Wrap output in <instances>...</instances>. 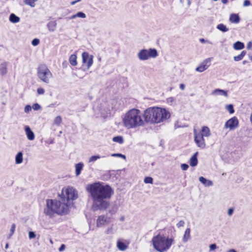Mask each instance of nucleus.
<instances>
[{
	"label": "nucleus",
	"mask_w": 252,
	"mask_h": 252,
	"mask_svg": "<svg viewBox=\"0 0 252 252\" xmlns=\"http://www.w3.org/2000/svg\"><path fill=\"white\" fill-rule=\"evenodd\" d=\"M86 189L93 201V210L104 211L108 208L110 205L109 200L113 194L110 186L97 182L88 185Z\"/></svg>",
	"instance_id": "f03ea898"
},
{
	"label": "nucleus",
	"mask_w": 252,
	"mask_h": 252,
	"mask_svg": "<svg viewBox=\"0 0 252 252\" xmlns=\"http://www.w3.org/2000/svg\"><path fill=\"white\" fill-rule=\"evenodd\" d=\"M155 124L160 123L170 118V114L168 110L164 108L155 107Z\"/></svg>",
	"instance_id": "423d86ee"
},
{
	"label": "nucleus",
	"mask_w": 252,
	"mask_h": 252,
	"mask_svg": "<svg viewBox=\"0 0 252 252\" xmlns=\"http://www.w3.org/2000/svg\"><path fill=\"white\" fill-rule=\"evenodd\" d=\"M124 220H125L124 216H122V217H120V221H124Z\"/></svg>",
	"instance_id": "bf43d9fd"
},
{
	"label": "nucleus",
	"mask_w": 252,
	"mask_h": 252,
	"mask_svg": "<svg viewBox=\"0 0 252 252\" xmlns=\"http://www.w3.org/2000/svg\"><path fill=\"white\" fill-rule=\"evenodd\" d=\"M233 47L235 50H238L244 48L245 45L243 42L240 41H237L233 44Z\"/></svg>",
	"instance_id": "a878e982"
},
{
	"label": "nucleus",
	"mask_w": 252,
	"mask_h": 252,
	"mask_svg": "<svg viewBox=\"0 0 252 252\" xmlns=\"http://www.w3.org/2000/svg\"><path fill=\"white\" fill-rule=\"evenodd\" d=\"M217 248V246L216 244H213L209 246L210 251H213Z\"/></svg>",
	"instance_id": "de8ad7c7"
},
{
	"label": "nucleus",
	"mask_w": 252,
	"mask_h": 252,
	"mask_svg": "<svg viewBox=\"0 0 252 252\" xmlns=\"http://www.w3.org/2000/svg\"><path fill=\"white\" fill-rule=\"evenodd\" d=\"M122 121L124 126L128 129L137 128L145 125L143 113L136 108L126 112L123 117Z\"/></svg>",
	"instance_id": "7ed1b4c3"
},
{
	"label": "nucleus",
	"mask_w": 252,
	"mask_h": 252,
	"mask_svg": "<svg viewBox=\"0 0 252 252\" xmlns=\"http://www.w3.org/2000/svg\"><path fill=\"white\" fill-rule=\"evenodd\" d=\"M181 167L183 170H187L189 168V165L186 163H183L181 165Z\"/></svg>",
	"instance_id": "c03bdc74"
},
{
	"label": "nucleus",
	"mask_w": 252,
	"mask_h": 252,
	"mask_svg": "<svg viewBox=\"0 0 252 252\" xmlns=\"http://www.w3.org/2000/svg\"><path fill=\"white\" fill-rule=\"evenodd\" d=\"M113 141L119 144H123L124 143V139L123 137L121 136L114 137L113 138Z\"/></svg>",
	"instance_id": "2f4dec72"
},
{
	"label": "nucleus",
	"mask_w": 252,
	"mask_h": 252,
	"mask_svg": "<svg viewBox=\"0 0 252 252\" xmlns=\"http://www.w3.org/2000/svg\"><path fill=\"white\" fill-rule=\"evenodd\" d=\"M39 39L37 38H34L32 41V44L33 46H37L39 43Z\"/></svg>",
	"instance_id": "ea45409f"
},
{
	"label": "nucleus",
	"mask_w": 252,
	"mask_h": 252,
	"mask_svg": "<svg viewBox=\"0 0 252 252\" xmlns=\"http://www.w3.org/2000/svg\"><path fill=\"white\" fill-rule=\"evenodd\" d=\"M226 252H237L234 249H230L227 251Z\"/></svg>",
	"instance_id": "13d9d810"
},
{
	"label": "nucleus",
	"mask_w": 252,
	"mask_h": 252,
	"mask_svg": "<svg viewBox=\"0 0 252 252\" xmlns=\"http://www.w3.org/2000/svg\"><path fill=\"white\" fill-rule=\"evenodd\" d=\"M15 228H16V225L14 223H13L11 225V228H10V233H9V234L7 236V238L8 239L10 238V237L13 235V234L14 233V231H15Z\"/></svg>",
	"instance_id": "c9c22d12"
},
{
	"label": "nucleus",
	"mask_w": 252,
	"mask_h": 252,
	"mask_svg": "<svg viewBox=\"0 0 252 252\" xmlns=\"http://www.w3.org/2000/svg\"><path fill=\"white\" fill-rule=\"evenodd\" d=\"M83 167L84 164L82 162H79L75 165V175L77 177L80 175Z\"/></svg>",
	"instance_id": "aec40b11"
},
{
	"label": "nucleus",
	"mask_w": 252,
	"mask_h": 252,
	"mask_svg": "<svg viewBox=\"0 0 252 252\" xmlns=\"http://www.w3.org/2000/svg\"><path fill=\"white\" fill-rule=\"evenodd\" d=\"M57 26V23L55 21H50L47 25L48 30L50 32H53L55 31Z\"/></svg>",
	"instance_id": "412c9836"
},
{
	"label": "nucleus",
	"mask_w": 252,
	"mask_h": 252,
	"mask_svg": "<svg viewBox=\"0 0 252 252\" xmlns=\"http://www.w3.org/2000/svg\"><path fill=\"white\" fill-rule=\"evenodd\" d=\"M190 229L189 228H187L185 232L183 238V241L184 243H186L189 239H190Z\"/></svg>",
	"instance_id": "393cba45"
},
{
	"label": "nucleus",
	"mask_w": 252,
	"mask_h": 252,
	"mask_svg": "<svg viewBox=\"0 0 252 252\" xmlns=\"http://www.w3.org/2000/svg\"><path fill=\"white\" fill-rule=\"evenodd\" d=\"M82 57L83 63L87 64V68L89 69L93 63V56L85 52L82 53Z\"/></svg>",
	"instance_id": "f8f14e48"
},
{
	"label": "nucleus",
	"mask_w": 252,
	"mask_h": 252,
	"mask_svg": "<svg viewBox=\"0 0 252 252\" xmlns=\"http://www.w3.org/2000/svg\"><path fill=\"white\" fill-rule=\"evenodd\" d=\"M211 59L209 58L204 60L200 65L197 67L195 70L199 72H202L206 70L211 65Z\"/></svg>",
	"instance_id": "ddd939ff"
},
{
	"label": "nucleus",
	"mask_w": 252,
	"mask_h": 252,
	"mask_svg": "<svg viewBox=\"0 0 252 252\" xmlns=\"http://www.w3.org/2000/svg\"><path fill=\"white\" fill-rule=\"evenodd\" d=\"M193 134L194 136V141L197 146L201 149H204L206 147V143L204 137L200 133H197L196 129H194Z\"/></svg>",
	"instance_id": "9d476101"
},
{
	"label": "nucleus",
	"mask_w": 252,
	"mask_h": 252,
	"mask_svg": "<svg viewBox=\"0 0 252 252\" xmlns=\"http://www.w3.org/2000/svg\"><path fill=\"white\" fill-rule=\"evenodd\" d=\"M62 122V119L61 116H57L54 120V124L57 126H59Z\"/></svg>",
	"instance_id": "473e14b6"
},
{
	"label": "nucleus",
	"mask_w": 252,
	"mask_h": 252,
	"mask_svg": "<svg viewBox=\"0 0 252 252\" xmlns=\"http://www.w3.org/2000/svg\"><path fill=\"white\" fill-rule=\"evenodd\" d=\"M152 242L154 248L159 252H165L168 251L174 242L172 238L166 237L160 232L155 234L152 239Z\"/></svg>",
	"instance_id": "20e7f679"
},
{
	"label": "nucleus",
	"mask_w": 252,
	"mask_h": 252,
	"mask_svg": "<svg viewBox=\"0 0 252 252\" xmlns=\"http://www.w3.org/2000/svg\"><path fill=\"white\" fill-rule=\"evenodd\" d=\"M246 63H247V61H244L243 62V63L244 64H246Z\"/></svg>",
	"instance_id": "e2e57ef3"
},
{
	"label": "nucleus",
	"mask_w": 252,
	"mask_h": 252,
	"mask_svg": "<svg viewBox=\"0 0 252 252\" xmlns=\"http://www.w3.org/2000/svg\"><path fill=\"white\" fill-rule=\"evenodd\" d=\"M233 212H234V209L233 208H229L228 210V212H227V214H228V215L230 216L232 215V214L233 213Z\"/></svg>",
	"instance_id": "603ef678"
},
{
	"label": "nucleus",
	"mask_w": 252,
	"mask_h": 252,
	"mask_svg": "<svg viewBox=\"0 0 252 252\" xmlns=\"http://www.w3.org/2000/svg\"><path fill=\"white\" fill-rule=\"evenodd\" d=\"M65 245L64 244H62L61 247H60L59 249V251L60 252H62L63 251L64 249H65Z\"/></svg>",
	"instance_id": "5fc2aeb1"
},
{
	"label": "nucleus",
	"mask_w": 252,
	"mask_h": 252,
	"mask_svg": "<svg viewBox=\"0 0 252 252\" xmlns=\"http://www.w3.org/2000/svg\"><path fill=\"white\" fill-rule=\"evenodd\" d=\"M76 16L77 17H80L82 18H85L86 17V14L82 12H78L76 13Z\"/></svg>",
	"instance_id": "58836bf2"
},
{
	"label": "nucleus",
	"mask_w": 252,
	"mask_h": 252,
	"mask_svg": "<svg viewBox=\"0 0 252 252\" xmlns=\"http://www.w3.org/2000/svg\"><path fill=\"white\" fill-rule=\"evenodd\" d=\"M199 41L202 43H209V44H212V42H211L209 40H205L204 38H200L199 39Z\"/></svg>",
	"instance_id": "09e8293b"
},
{
	"label": "nucleus",
	"mask_w": 252,
	"mask_h": 252,
	"mask_svg": "<svg viewBox=\"0 0 252 252\" xmlns=\"http://www.w3.org/2000/svg\"><path fill=\"white\" fill-rule=\"evenodd\" d=\"M251 4V2L249 0H245L243 3L244 6H248Z\"/></svg>",
	"instance_id": "8fccbe9b"
},
{
	"label": "nucleus",
	"mask_w": 252,
	"mask_h": 252,
	"mask_svg": "<svg viewBox=\"0 0 252 252\" xmlns=\"http://www.w3.org/2000/svg\"><path fill=\"white\" fill-rule=\"evenodd\" d=\"M198 153L196 152L194 155L191 157L189 160V164L191 166H195L198 163L197 155Z\"/></svg>",
	"instance_id": "a211bd4d"
},
{
	"label": "nucleus",
	"mask_w": 252,
	"mask_h": 252,
	"mask_svg": "<svg viewBox=\"0 0 252 252\" xmlns=\"http://www.w3.org/2000/svg\"><path fill=\"white\" fill-rule=\"evenodd\" d=\"M37 75L38 78L46 84H49L53 77L52 72L44 64H40L37 69Z\"/></svg>",
	"instance_id": "39448f33"
},
{
	"label": "nucleus",
	"mask_w": 252,
	"mask_h": 252,
	"mask_svg": "<svg viewBox=\"0 0 252 252\" xmlns=\"http://www.w3.org/2000/svg\"><path fill=\"white\" fill-rule=\"evenodd\" d=\"M7 63L6 62L0 64V72L1 75H5L7 73Z\"/></svg>",
	"instance_id": "bb28decb"
},
{
	"label": "nucleus",
	"mask_w": 252,
	"mask_h": 252,
	"mask_svg": "<svg viewBox=\"0 0 252 252\" xmlns=\"http://www.w3.org/2000/svg\"><path fill=\"white\" fill-rule=\"evenodd\" d=\"M31 110H32V107L30 105H27L25 107L24 111L25 113H28Z\"/></svg>",
	"instance_id": "a19ab883"
},
{
	"label": "nucleus",
	"mask_w": 252,
	"mask_h": 252,
	"mask_svg": "<svg viewBox=\"0 0 252 252\" xmlns=\"http://www.w3.org/2000/svg\"><path fill=\"white\" fill-rule=\"evenodd\" d=\"M158 56L156 49L150 48L149 49H141L137 53V57L140 61H146L150 58H156Z\"/></svg>",
	"instance_id": "0eeeda50"
},
{
	"label": "nucleus",
	"mask_w": 252,
	"mask_h": 252,
	"mask_svg": "<svg viewBox=\"0 0 252 252\" xmlns=\"http://www.w3.org/2000/svg\"><path fill=\"white\" fill-rule=\"evenodd\" d=\"M50 242H51V244H52V243H53V241H52V240H50Z\"/></svg>",
	"instance_id": "338daca9"
},
{
	"label": "nucleus",
	"mask_w": 252,
	"mask_h": 252,
	"mask_svg": "<svg viewBox=\"0 0 252 252\" xmlns=\"http://www.w3.org/2000/svg\"><path fill=\"white\" fill-rule=\"evenodd\" d=\"M217 29L222 32H226L228 31L229 29L223 24H220L217 26Z\"/></svg>",
	"instance_id": "7c9ffc66"
},
{
	"label": "nucleus",
	"mask_w": 252,
	"mask_h": 252,
	"mask_svg": "<svg viewBox=\"0 0 252 252\" xmlns=\"http://www.w3.org/2000/svg\"><path fill=\"white\" fill-rule=\"evenodd\" d=\"M76 17H77V16H76V14H74V15L71 16L70 17V19H73L76 18Z\"/></svg>",
	"instance_id": "4d7b16f0"
},
{
	"label": "nucleus",
	"mask_w": 252,
	"mask_h": 252,
	"mask_svg": "<svg viewBox=\"0 0 252 252\" xmlns=\"http://www.w3.org/2000/svg\"><path fill=\"white\" fill-rule=\"evenodd\" d=\"M76 2V1H72V2H71V4H75Z\"/></svg>",
	"instance_id": "0e129e2a"
},
{
	"label": "nucleus",
	"mask_w": 252,
	"mask_h": 252,
	"mask_svg": "<svg viewBox=\"0 0 252 252\" xmlns=\"http://www.w3.org/2000/svg\"><path fill=\"white\" fill-rule=\"evenodd\" d=\"M76 59H77V57H76V56L75 55H74V54L71 55L70 56L69 59L70 63L72 65H73V66L76 65L77 64V62Z\"/></svg>",
	"instance_id": "c85d7f7f"
},
{
	"label": "nucleus",
	"mask_w": 252,
	"mask_h": 252,
	"mask_svg": "<svg viewBox=\"0 0 252 252\" xmlns=\"http://www.w3.org/2000/svg\"><path fill=\"white\" fill-rule=\"evenodd\" d=\"M180 88L182 90H184L185 88V86L184 84H181L180 85Z\"/></svg>",
	"instance_id": "6e6d98bb"
},
{
	"label": "nucleus",
	"mask_w": 252,
	"mask_h": 252,
	"mask_svg": "<svg viewBox=\"0 0 252 252\" xmlns=\"http://www.w3.org/2000/svg\"><path fill=\"white\" fill-rule=\"evenodd\" d=\"M60 198L57 199H47L44 212L50 218L55 215L63 216L69 212L72 201L78 197L77 191L72 187H67L62 189Z\"/></svg>",
	"instance_id": "f257e3e1"
},
{
	"label": "nucleus",
	"mask_w": 252,
	"mask_h": 252,
	"mask_svg": "<svg viewBox=\"0 0 252 252\" xmlns=\"http://www.w3.org/2000/svg\"><path fill=\"white\" fill-rule=\"evenodd\" d=\"M9 20L12 23H17L20 22V18L15 14L12 13L10 15Z\"/></svg>",
	"instance_id": "5701e85b"
},
{
	"label": "nucleus",
	"mask_w": 252,
	"mask_h": 252,
	"mask_svg": "<svg viewBox=\"0 0 252 252\" xmlns=\"http://www.w3.org/2000/svg\"><path fill=\"white\" fill-rule=\"evenodd\" d=\"M37 93L38 94H43L45 93L44 89L42 88H38L37 89Z\"/></svg>",
	"instance_id": "79ce46f5"
},
{
	"label": "nucleus",
	"mask_w": 252,
	"mask_h": 252,
	"mask_svg": "<svg viewBox=\"0 0 252 252\" xmlns=\"http://www.w3.org/2000/svg\"><path fill=\"white\" fill-rule=\"evenodd\" d=\"M111 156L112 157H122L123 158H126V156L125 155H123L121 154H113L111 155Z\"/></svg>",
	"instance_id": "49530a36"
},
{
	"label": "nucleus",
	"mask_w": 252,
	"mask_h": 252,
	"mask_svg": "<svg viewBox=\"0 0 252 252\" xmlns=\"http://www.w3.org/2000/svg\"><path fill=\"white\" fill-rule=\"evenodd\" d=\"M246 54V51H243L241 54L237 56L234 57V60L236 62L241 61L243 59Z\"/></svg>",
	"instance_id": "c756f323"
},
{
	"label": "nucleus",
	"mask_w": 252,
	"mask_h": 252,
	"mask_svg": "<svg viewBox=\"0 0 252 252\" xmlns=\"http://www.w3.org/2000/svg\"><path fill=\"white\" fill-rule=\"evenodd\" d=\"M221 2L224 4H226L228 2V0H221Z\"/></svg>",
	"instance_id": "052dcab7"
},
{
	"label": "nucleus",
	"mask_w": 252,
	"mask_h": 252,
	"mask_svg": "<svg viewBox=\"0 0 252 252\" xmlns=\"http://www.w3.org/2000/svg\"><path fill=\"white\" fill-rule=\"evenodd\" d=\"M111 218L105 215H100L98 217L96 225L97 227H101L109 224L111 222Z\"/></svg>",
	"instance_id": "1a4fd4ad"
},
{
	"label": "nucleus",
	"mask_w": 252,
	"mask_h": 252,
	"mask_svg": "<svg viewBox=\"0 0 252 252\" xmlns=\"http://www.w3.org/2000/svg\"><path fill=\"white\" fill-rule=\"evenodd\" d=\"M225 109L229 112L230 114H232L234 112V110L233 108V106L232 104L226 105L225 106Z\"/></svg>",
	"instance_id": "e433bc0d"
},
{
	"label": "nucleus",
	"mask_w": 252,
	"mask_h": 252,
	"mask_svg": "<svg viewBox=\"0 0 252 252\" xmlns=\"http://www.w3.org/2000/svg\"><path fill=\"white\" fill-rule=\"evenodd\" d=\"M100 158V156L99 155L93 156L89 158L88 162L93 163L95 162L97 159H99Z\"/></svg>",
	"instance_id": "72a5a7b5"
},
{
	"label": "nucleus",
	"mask_w": 252,
	"mask_h": 252,
	"mask_svg": "<svg viewBox=\"0 0 252 252\" xmlns=\"http://www.w3.org/2000/svg\"><path fill=\"white\" fill-rule=\"evenodd\" d=\"M199 181L205 187H211L213 185V183L212 181L207 180L202 176L199 178Z\"/></svg>",
	"instance_id": "dca6fc26"
},
{
	"label": "nucleus",
	"mask_w": 252,
	"mask_h": 252,
	"mask_svg": "<svg viewBox=\"0 0 252 252\" xmlns=\"http://www.w3.org/2000/svg\"><path fill=\"white\" fill-rule=\"evenodd\" d=\"M25 131L27 135V138L29 140H33L35 138V135L33 132L31 130L30 126H25Z\"/></svg>",
	"instance_id": "4468645a"
},
{
	"label": "nucleus",
	"mask_w": 252,
	"mask_h": 252,
	"mask_svg": "<svg viewBox=\"0 0 252 252\" xmlns=\"http://www.w3.org/2000/svg\"><path fill=\"white\" fill-rule=\"evenodd\" d=\"M238 123L237 118L234 117L228 120L225 123L224 127L226 128H229L230 130L234 129L238 127Z\"/></svg>",
	"instance_id": "9b49d317"
},
{
	"label": "nucleus",
	"mask_w": 252,
	"mask_h": 252,
	"mask_svg": "<svg viewBox=\"0 0 252 252\" xmlns=\"http://www.w3.org/2000/svg\"><path fill=\"white\" fill-rule=\"evenodd\" d=\"M117 231V227L115 224H112L108 226L105 230V233L107 235L113 234Z\"/></svg>",
	"instance_id": "2eb2a0df"
},
{
	"label": "nucleus",
	"mask_w": 252,
	"mask_h": 252,
	"mask_svg": "<svg viewBox=\"0 0 252 252\" xmlns=\"http://www.w3.org/2000/svg\"><path fill=\"white\" fill-rule=\"evenodd\" d=\"M250 59L252 61V56L250 57Z\"/></svg>",
	"instance_id": "69168bd1"
},
{
	"label": "nucleus",
	"mask_w": 252,
	"mask_h": 252,
	"mask_svg": "<svg viewBox=\"0 0 252 252\" xmlns=\"http://www.w3.org/2000/svg\"><path fill=\"white\" fill-rule=\"evenodd\" d=\"M37 0H24L25 4L31 6V7L35 6V2Z\"/></svg>",
	"instance_id": "f704fd0d"
},
{
	"label": "nucleus",
	"mask_w": 252,
	"mask_h": 252,
	"mask_svg": "<svg viewBox=\"0 0 252 252\" xmlns=\"http://www.w3.org/2000/svg\"><path fill=\"white\" fill-rule=\"evenodd\" d=\"M200 134L203 137H209L211 135V131L209 128L206 126L202 127Z\"/></svg>",
	"instance_id": "f3484780"
},
{
	"label": "nucleus",
	"mask_w": 252,
	"mask_h": 252,
	"mask_svg": "<svg viewBox=\"0 0 252 252\" xmlns=\"http://www.w3.org/2000/svg\"><path fill=\"white\" fill-rule=\"evenodd\" d=\"M229 20L231 23H238L240 21V18L237 14H231L229 18Z\"/></svg>",
	"instance_id": "cd10ccee"
},
{
	"label": "nucleus",
	"mask_w": 252,
	"mask_h": 252,
	"mask_svg": "<svg viewBox=\"0 0 252 252\" xmlns=\"http://www.w3.org/2000/svg\"><path fill=\"white\" fill-rule=\"evenodd\" d=\"M8 243H7V244H6V245H5V248L6 249H8Z\"/></svg>",
	"instance_id": "680f3d73"
},
{
	"label": "nucleus",
	"mask_w": 252,
	"mask_h": 252,
	"mask_svg": "<svg viewBox=\"0 0 252 252\" xmlns=\"http://www.w3.org/2000/svg\"><path fill=\"white\" fill-rule=\"evenodd\" d=\"M185 224V222L183 220H180L177 224V226L178 227L183 226Z\"/></svg>",
	"instance_id": "3c124183"
},
{
	"label": "nucleus",
	"mask_w": 252,
	"mask_h": 252,
	"mask_svg": "<svg viewBox=\"0 0 252 252\" xmlns=\"http://www.w3.org/2000/svg\"><path fill=\"white\" fill-rule=\"evenodd\" d=\"M23 161V154L22 152H18L15 156V163L17 164H21Z\"/></svg>",
	"instance_id": "4be33fe9"
},
{
	"label": "nucleus",
	"mask_w": 252,
	"mask_h": 252,
	"mask_svg": "<svg viewBox=\"0 0 252 252\" xmlns=\"http://www.w3.org/2000/svg\"><path fill=\"white\" fill-rule=\"evenodd\" d=\"M117 247L119 250L122 251H124L127 248L126 245L119 240L117 241Z\"/></svg>",
	"instance_id": "b1692460"
},
{
	"label": "nucleus",
	"mask_w": 252,
	"mask_h": 252,
	"mask_svg": "<svg viewBox=\"0 0 252 252\" xmlns=\"http://www.w3.org/2000/svg\"><path fill=\"white\" fill-rule=\"evenodd\" d=\"M32 108L34 110H39L40 108V106L37 104V103H34L33 105H32Z\"/></svg>",
	"instance_id": "a18cd8bd"
},
{
	"label": "nucleus",
	"mask_w": 252,
	"mask_h": 252,
	"mask_svg": "<svg viewBox=\"0 0 252 252\" xmlns=\"http://www.w3.org/2000/svg\"><path fill=\"white\" fill-rule=\"evenodd\" d=\"M144 182L146 184H153V179L152 177H146L144 178Z\"/></svg>",
	"instance_id": "4c0bfd02"
},
{
	"label": "nucleus",
	"mask_w": 252,
	"mask_h": 252,
	"mask_svg": "<svg viewBox=\"0 0 252 252\" xmlns=\"http://www.w3.org/2000/svg\"><path fill=\"white\" fill-rule=\"evenodd\" d=\"M36 235L34 232L33 231H30L29 232V237L30 239L34 238L35 237Z\"/></svg>",
	"instance_id": "37998d69"
},
{
	"label": "nucleus",
	"mask_w": 252,
	"mask_h": 252,
	"mask_svg": "<svg viewBox=\"0 0 252 252\" xmlns=\"http://www.w3.org/2000/svg\"><path fill=\"white\" fill-rule=\"evenodd\" d=\"M212 94L216 95H223L225 97L228 96L227 92L226 91H224L223 90H221L220 89H217L215 90L212 92Z\"/></svg>",
	"instance_id": "6ab92c4d"
},
{
	"label": "nucleus",
	"mask_w": 252,
	"mask_h": 252,
	"mask_svg": "<svg viewBox=\"0 0 252 252\" xmlns=\"http://www.w3.org/2000/svg\"><path fill=\"white\" fill-rule=\"evenodd\" d=\"M247 48L248 50H250L252 48V42L251 41H249L247 45Z\"/></svg>",
	"instance_id": "864d4df0"
},
{
	"label": "nucleus",
	"mask_w": 252,
	"mask_h": 252,
	"mask_svg": "<svg viewBox=\"0 0 252 252\" xmlns=\"http://www.w3.org/2000/svg\"><path fill=\"white\" fill-rule=\"evenodd\" d=\"M155 107H149L144 111L143 113V119L145 123H150L151 124H155Z\"/></svg>",
	"instance_id": "6e6552de"
}]
</instances>
